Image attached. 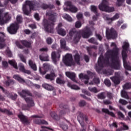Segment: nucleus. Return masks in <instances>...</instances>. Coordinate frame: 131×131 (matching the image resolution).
<instances>
[{
    "mask_svg": "<svg viewBox=\"0 0 131 131\" xmlns=\"http://www.w3.org/2000/svg\"><path fill=\"white\" fill-rule=\"evenodd\" d=\"M2 66L4 68H7V67H8V62L6 61H3Z\"/></svg>",
    "mask_w": 131,
    "mask_h": 131,
    "instance_id": "nucleus-61",
    "label": "nucleus"
},
{
    "mask_svg": "<svg viewBox=\"0 0 131 131\" xmlns=\"http://www.w3.org/2000/svg\"><path fill=\"white\" fill-rule=\"evenodd\" d=\"M67 85L68 86H69V88H71L72 90H79V87H78L76 85L72 84L71 82H68Z\"/></svg>",
    "mask_w": 131,
    "mask_h": 131,
    "instance_id": "nucleus-33",
    "label": "nucleus"
},
{
    "mask_svg": "<svg viewBox=\"0 0 131 131\" xmlns=\"http://www.w3.org/2000/svg\"><path fill=\"white\" fill-rule=\"evenodd\" d=\"M33 2L30 1H26L25 4L23 5V11L24 14L25 15H29L30 11L33 10L34 11V5H33Z\"/></svg>",
    "mask_w": 131,
    "mask_h": 131,
    "instance_id": "nucleus-6",
    "label": "nucleus"
},
{
    "mask_svg": "<svg viewBox=\"0 0 131 131\" xmlns=\"http://www.w3.org/2000/svg\"><path fill=\"white\" fill-rule=\"evenodd\" d=\"M108 3L107 0H102L101 4L99 5V9L100 11H103L104 12H107L110 13L114 12V7H109L108 6Z\"/></svg>",
    "mask_w": 131,
    "mask_h": 131,
    "instance_id": "nucleus-7",
    "label": "nucleus"
},
{
    "mask_svg": "<svg viewBox=\"0 0 131 131\" xmlns=\"http://www.w3.org/2000/svg\"><path fill=\"white\" fill-rule=\"evenodd\" d=\"M56 83L58 84H64L65 83V81L60 78H57L56 80Z\"/></svg>",
    "mask_w": 131,
    "mask_h": 131,
    "instance_id": "nucleus-41",
    "label": "nucleus"
},
{
    "mask_svg": "<svg viewBox=\"0 0 131 131\" xmlns=\"http://www.w3.org/2000/svg\"><path fill=\"white\" fill-rule=\"evenodd\" d=\"M78 121H79L80 124L83 127L80 130V131H86L84 127L85 126V124H84V121H88V117L86 116L83 115L82 113H78V115L77 117Z\"/></svg>",
    "mask_w": 131,
    "mask_h": 131,
    "instance_id": "nucleus-9",
    "label": "nucleus"
},
{
    "mask_svg": "<svg viewBox=\"0 0 131 131\" xmlns=\"http://www.w3.org/2000/svg\"><path fill=\"white\" fill-rule=\"evenodd\" d=\"M18 29H19V25L17 23L11 24L7 28V30L10 34H16L17 31H18Z\"/></svg>",
    "mask_w": 131,
    "mask_h": 131,
    "instance_id": "nucleus-11",
    "label": "nucleus"
},
{
    "mask_svg": "<svg viewBox=\"0 0 131 131\" xmlns=\"http://www.w3.org/2000/svg\"><path fill=\"white\" fill-rule=\"evenodd\" d=\"M13 78H14V79H16V80H18V81H19V82H25V80H24V79H23V78H21L18 75H14Z\"/></svg>",
    "mask_w": 131,
    "mask_h": 131,
    "instance_id": "nucleus-31",
    "label": "nucleus"
},
{
    "mask_svg": "<svg viewBox=\"0 0 131 131\" xmlns=\"http://www.w3.org/2000/svg\"><path fill=\"white\" fill-rule=\"evenodd\" d=\"M50 115L53 119H55L56 120L59 119V117L55 112H51Z\"/></svg>",
    "mask_w": 131,
    "mask_h": 131,
    "instance_id": "nucleus-45",
    "label": "nucleus"
},
{
    "mask_svg": "<svg viewBox=\"0 0 131 131\" xmlns=\"http://www.w3.org/2000/svg\"><path fill=\"white\" fill-rule=\"evenodd\" d=\"M21 42L22 45H23L27 48L30 47V46L31 45V43H30L26 40H21Z\"/></svg>",
    "mask_w": 131,
    "mask_h": 131,
    "instance_id": "nucleus-37",
    "label": "nucleus"
},
{
    "mask_svg": "<svg viewBox=\"0 0 131 131\" xmlns=\"http://www.w3.org/2000/svg\"><path fill=\"white\" fill-rule=\"evenodd\" d=\"M118 18H119V14L117 13L112 18H109L108 17H106V20H107V21H110V22H112V21L117 20V19H118Z\"/></svg>",
    "mask_w": 131,
    "mask_h": 131,
    "instance_id": "nucleus-27",
    "label": "nucleus"
},
{
    "mask_svg": "<svg viewBox=\"0 0 131 131\" xmlns=\"http://www.w3.org/2000/svg\"><path fill=\"white\" fill-rule=\"evenodd\" d=\"M60 58H61V54L59 52H56L53 51L51 53V58L54 64H57V62L60 61Z\"/></svg>",
    "mask_w": 131,
    "mask_h": 131,
    "instance_id": "nucleus-13",
    "label": "nucleus"
},
{
    "mask_svg": "<svg viewBox=\"0 0 131 131\" xmlns=\"http://www.w3.org/2000/svg\"><path fill=\"white\" fill-rule=\"evenodd\" d=\"M23 18H22V16L17 15L16 17V21L18 23H22V21Z\"/></svg>",
    "mask_w": 131,
    "mask_h": 131,
    "instance_id": "nucleus-50",
    "label": "nucleus"
},
{
    "mask_svg": "<svg viewBox=\"0 0 131 131\" xmlns=\"http://www.w3.org/2000/svg\"><path fill=\"white\" fill-rule=\"evenodd\" d=\"M8 63L11 65V66H13L14 68L15 69H18V67L17 66V63H16V61L14 60H9Z\"/></svg>",
    "mask_w": 131,
    "mask_h": 131,
    "instance_id": "nucleus-34",
    "label": "nucleus"
},
{
    "mask_svg": "<svg viewBox=\"0 0 131 131\" xmlns=\"http://www.w3.org/2000/svg\"><path fill=\"white\" fill-rule=\"evenodd\" d=\"M42 86L45 89V90H47L48 91H53V90H54V87L48 83H44L42 84Z\"/></svg>",
    "mask_w": 131,
    "mask_h": 131,
    "instance_id": "nucleus-23",
    "label": "nucleus"
},
{
    "mask_svg": "<svg viewBox=\"0 0 131 131\" xmlns=\"http://www.w3.org/2000/svg\"><path fill=\"white\" fill-rule=\"evenodd\" d=\"M75 27L76 28H80V27H81V23H80L79 21L76 22Z\"/></svg>",
    "mask_w": 131,
    "mask_h": 131,
    "instance_id": "nucleus-57",
    "label": "nucleus"
},
{
    "mask_svg": "<svg viewBox=\"0 0 131 131\" xmlns=\"http://www.w3.org/2000/svg\"><path fill=\"white\" fill-rule=\"evenodd\" d=\"M120 124L122 125L123 126V130H128V126H127L125 123L123 122H121Z\"/></svg>",
    "mask_w": 131,
    "mask_h": 131,
    "instance_id": "nucleus-49",
    "label": "nucleus"
},
{
    "mask_svg": "<svg viewBox=\"0 0 131 131\" xmlns=\"http://www.w3.org/2000/svg\"><path fill=\"white\" fill-rule=\"evenodd\" d=\"M69 112H70L69 109L67 108V109L64 110V111H60V115H64V114H66V113H67L68 114H69Z\"/></svg>",
    "mask_w": 131,
    "mask_h": 131,
    "instance_id": "nucleus-48",
    "label": "nucleus"
},
{
    "mask_svg": "<svg viewBox=\"0 0 131 131\" xmlns=\"http://www.w3.org/2000/svg\"><path fill=\"white\" fill-rule=\"evenodd\" d=\"M19 70L21 71V72L27 73V74H31V72H30V71L25 70V68H24V66H23V64H20Z\"/></svg>",
    "mask_w": 131,
    "mask_h": 131,
    "instance_id": "nucleus-26",
    "label": "nucleus"
},
{
    "mask_svg": "<svg viewBox=\"0 0 131 131\" xmlns=\"http://www.w3.org/2000/svg\"><path fill=\"white\" fill-rule=\"evenodd\" d=\"M63 62L66 66H71L74 65V62L72 59V55L67 54L63 58Z\"/></svg>",
    "mask_w": 131,
    "mask_h": 131,
    "instance_id": "nucleus-12",
    "label": "nucleus"
},
{
    "mask_svg": "<svg viewBox=\"0 0 131 131\" xmlns=\"http://www.w3.org/2000/svg\"><path fill=\"white\" fill-rule=\"evenodd\" d=\"M41 8L43 10H47V9H54V5H48L47 4H43L41 6Z\"/></svg>",
    "mask_w": 131,
    "mask_h": 131,
    "instance_id": "nucleus-29",
    "label": "nucleus"
},
{
    "mask_svg": "<svg viewBox=\"0 0 131 131\" xmlns=\"http://www.w3.org/2000/svg\"><path fill=\"white\" fill-rule=\"evenodd\" d=\"M106 35L107 38H113V39H114V38L117 37V32H116V31L114 30L113 28L109 29V28H106Z\"/></svg>",
    "mask_w": 131,
    "mask_h": 131,
    "instance_id": "nucleus-10",
    "label": "nucleus"
},
{
    "mask_svg": "<svg viewBox=\"0 0 131 131\" xmlns=\"http://www.w3.org/2000/svg\"><path fill=\"white\" fill-rule=\"evenodd\" d=\"M88 41L91 43H95V45H98V42H96L95 38H91L88 40Z\"/></svg>",
    "mask_w": 131,
    "mask_h": 131,
    "instance_id": "nucleus-53",
    "label": "nucleus"
},
{
    "mask_svg": "<svg viewBox=\"0 0 131 131\" xmlns=\"http://www.w3.org/2000/svg\"><path fill=\"white\" fill-rule=\"evenodd\" d=\"M56 77H57V75L55 74V73H51V74H47L45 76L46 79H48V80H50V81H53Z\"/></svg>",
    "mask_w": 131,
    "mask_h": 131,
    "instance_id": "nucleus-19",
    "label": "nucleus"
},
{
    "mask_svg": "<svg viewBox=\"0 0 131 131\" xmlns=\"http://www.w3.org/2000/svg\"><path fill=\"white\" fill-rule=\"evenodd\" d=\"M28 64L30 67H31V68L33 70H34V71H36V70H37V67H36V64H35V62L32 59L29 60Z\"/></svg>",
    "mask_w": 131,
    "mask_h": 131,
    "instance_id": "nucleus-20",
    "label": "nucleus"
},
{
    "mask_svg": "<svg viewBox=\"0 0 131 131\" xmlns=\"http://www.w3.org/2000/svg\"><path fill=\"white\" fill-rule=\"evenodd\" d=\"M124 1L125 0H117L116 5L118 6V7H120V6L124 3Z\"/></svg>",
    "mask_w": 131,
    "mask_h": 131,
    "instance_id": "nucleus-51",
    "label": "nucleus"
},
{
    "mask_svg": "<svg viewBox=\"0 0 131 131\" xmlns=\"http://www.w3.org/2000/svg\"><path fill=\"white\" fill-rule=\"evenodd\" d=\"M103 103H104L105 105H109L110 104H112V102L108 100H103Z\"/></svg>",
    "mask_w": 131,
    "mask_h": 131,
    "instance_id": "nucleus-62",
    "label": "nucleus"
},
{
    "mask_svg": "<svg viewBox=\"0 0 131 131\" xmlns=\"http://www.w3.org/2000/svg\"><path fill=\"white\" fill-rule=\"evenodd\" d=\"M19 57L21 61H22V62H24V63H26V59H25V57H24L23 55L19 54Z\"/></svg>",
    "mask_w": 131,
    "mask_h": 131,
    "instance_id": "nucleus-54",
    "label": "nucleus"
},
{
    "mask_svg": "<svg viewBox=\"0 0 131 131\" xmlns=\"http://www.w3.org/2000/svg\"><path fill=\"white\" fill-rule=\"evenodd\" d=\"M0 112H3V113H6V114H8V115H12V113L11 112V111L7 110V109H2L0 108Z\"/></svg>",
    "mask_w": 131,
    "mask_h": 131,
    "instance_id": "nucleus-39",
    "label": "nucleus"
},
{
    "mask_svg": "<svg viewBox=\"0 0 131 131\" xmlns=\"http://www.w3.org/2000/svg\"><path fill=\"white\" fill-rule=\"evenodd\" d=\"M12 19V15L8 12H6L3 14L1 11H0V25H3L5 23L10 21Z\"/></svg>",
    "mask_w": 131,
    "mask_h": 131,
    "instance_id": "nucleus-8",
    "label": "nucleus"
},
{
    "mask_svg": "<svg viewBox=\"0 0 131 131\" xmlns=\"http://www.w3.org/2000/svg\"><path fill=\"white\" fill-rule=\"evenodd\" d=\"M43 69L45 71H42L41 68L39 67V71L40 74H41L42 75H45V74H46V73H47V71H48V70L50 69V64H49L48 63H43Z\"/></svg>",
    "mask_w": 131,
    "mask_h": 131,
    "instance_id": "nucleus-16",
    "label": "nucleus"
},
{
    "mask_svg": "<svg viewBox=\"0 0 131 131\" xmlns=\"http://www.w3.org/2000/svg\"><path fill=\"white\" fill-rule=\"evenodd\" d=\"M61 48L66 49V41L64 39H61L60 41Z\"/></svg>",
    "mask_w": 131,
    "mask_h": 131,
    "instance_id": "nucleus-35",
    "label": "nucleus"
},
{
    "mask_svg": "<svg viewBox=\"0 0 131 131\" xmlns=\"http://www.w3.org/2000/svg\"><path fill=\"white\" fill-rule=\"evenodd\" d=\"M93 81L95 83H100V79L98 78H95L93 79Z\"/></svg>",
    "mask_w": 131,
    "mask_h": 131,
    "instance_id": "nucleus-63",
    "label": "nucleus"
},
{
    "mask_svg": "<svg viewBox=\"0 0 131 131\" xmlns=\"http://www.w3.org/2000/svg\"><path fill=\"white\" fill-rule=\"evenodd\" d=\"M57 32L59 34V35H61V36H64L66 35V31L61 28H57Z\"/></svg>",
    "mask_w": 131,
    "mask_h": 131,
    "instance_id": "nucleus-24",
    "label": "nucleus"
},
{
    "mask_svg": "<svg viewBox=\"0 0 131 131\" xmlns=\"http://www.w3.org/2000/svg\"><path fill=\"white\" fill-rule=\"evenodd\" d=\"M39 59L41 61H49V55H47L46 56L40 55Z\"/></svg>",
    "mask_w": 131,
    "mask_h": 131,
    "instance_id": "nucleus-36",
    "label": "nucleus"
},
{
    "mask_svg": "<svg viewBox=\"0 0 131 131\" xmlns=\"http://www.w3.org/2000/svg\"><path fill=\"white\" fill-rule=\"evenodd\" d=\"M79 77L81 79H85V81H84V83L85 84H86L89 82V79H90L89 76L86 75H83V74L81 73L79 75Z\"/></svg>",
    "mask_w": 131,
    "mask_h": 131,
    "instance_id": "nucleus-22",
    "label": "nucleus"
},
{
    "mask_svg": "<svg viewBox=\"0 0 131 131\" xmlns=\"http://www.w3.org/2000/svg\"><path fill=\"white\" fill-rule=\"evenodd\" d=\"M120 76V73L116 72L115 74L114 77H110V79L115 83V84H119L120 82V79H119Z\"/></svg>",
    "mask_w": 131,
    "mask_h": 131,
    "instance_id": "nucleus-14",
    "label": "nucleus"
},
{
    "mask_svg": "<svg viewBox=\"0 0 131 131\" xmlns=\"http://www.w3.org/2000/svg\"><path fill=\"white\" fill-rule=\"evenodd\" d=\"M111 47H113V50L107 51L105 54V58H104L102 55H100L98 60V66L95 67V69L97 72H100L103 67L106 65H108L110 60H111V63L110 66L114 69L118 70L120 69V60L118 58V52L119 49L116 47V44L112 42Z\"/></svg>",
    "mask_w": 131,
    "mask_h": 131,
    "instance_id": "nucleus-1",
    "label": "nucleus"
},
{
    "mask_svg": "<svg viewBox=\"0 0 131 131\" xmlns=\"http://www.w3.org/2000/svg\"><path fill=\"white\" fill-rule=\"evenodd\" d=\"M121 96L122 98L126 99V100H129V96H128V94H127V92H125V91H124V89L121 91Z\"/></svg>",
    "mask_w": 131,
    "mask_h": 131,
    "instance_id": "nucleus-25",
    "label": "nucleus"
},
{
    "mask_svg": "<svg viewBox=\"0 0 131 131\" xmlns=\"http://www.w3.org/2000/svg\"><path fill=\"white\" fill-rule=\"evenodd\" d=\"M46 15L50 16L49 19V20L44 19L43 25L46 32L52 33L54 32V26L55 25V22L57 20L58 15L57 13L52 12H46Z\"/></svg>",
    "mask_w": 131,
    "mask_h": 131,
    "instance_id": "nucleus-2",
    "label": "nucleus"
},
{
    "mask_svg": "<svg viewBox=\"0 0 131 131\" xmlns=\"http://www.w3.org/2000/svg\"><path fill=\"white\" fill-rule=\"evenodd\" d=\"M66 76H67V77L70 78V79H71V80H72L74 82H77V81H76V80L75 79V77L76 76L75 73L70 72H66Z\"/></svg>",
    "mask_w": 131,
    "mask_h": 131,
    "instance_id": "nucleus-17",
    "label": "nucleus"
},
{
    "mask_svg": "<svg viewBox=\"0 0 131 131\" xmlns=\"http://www.w3.org/2000/svg\"><path fill=\"white\" fill-rule=\"evenodd\" d=\"M128 47H129V44L128 42L126 41L123 42V45L122 46L123 51L122 52V56L123 58V62L124 68L126 69V70H129L131 71V67L129 66V63H127L126 62V58L127 57V55L126 54V51H127Z\"/></svg>",
    "mask_w": 131,
    "mask_h": 131,
    "instance_id": "nucleus-4",
    "label": "nucleus"
},
{
    "mask_svg": "<svg viewBox=\"0 0 131 131\" xmlns=\"http://www.w3.org/2000/svg\"><path fill=\"white\" fill-rule=\"evenodd\" d=\"M97 97L101 100H104V99H105L106 96L104 93H101L97 95Z\"/></svg>",
    "mask_w": 131,
    "mask_h": 131,
    "instance_id": "nucleus-40",
    "label": "nucleus"
},
{
    "mask_svg": "<svg viewBox=\"0 0 131 131\" xmlns=\"http://www.w3.org/2000/svg\"><path fill=\"white\" fill-rule=\"evenodd\" d=\"M119 103L121 104V105H127V104H128V102L123 99H120L119 100Z\"/></svg>",
    "mask_w": 131,
    "mask_h": 131,
    "instance_id": "nucleus-44",
    "label": "nucleus"
},
{
    "mask_svg": "<svg viewBox=\"0 0 131 131\" xmlns=\"http://www.w3.org/2000/svg\"><path fill=\"white\" fill-rule=\"evenodd\" d=\"M63 18L64 19H66V20H67V21H69V22H72V18L69 16V15L67 14H65L63 15Z\"/></svg>",
    "mask_w": 131,
    "mask_h": 131,
    "instance_id": "nucleus-38",
    "label": "nucleus"
},
{
    "mask_svg": "<svg viewBox=\"0 0 131 131\" xmlns=\"http://www.w3.org/2000/svg\"><path fill=\"white\" fill-rule=\"evenodd\" d=\"M34 122L36 124H48V122L45 121L44 120H34Z\"/></svg>",
    "mask_w": 131,
    "mask_h": 131,
    "instance_id": "nucleus-28",
    "label": "nucleus"
},
{
    "mask_svg": "<svg viewBox=\"0 0 131 131\" xmlns=\"http://www.w3.org/2000/svg\"><path fill=\"white\" fill-rule=\"evenodd\" d=\"M107 97L109 98V99H112V98H113V95H112V93L110 92L107 93Z\"/></svg>",
    "mask_w": 131,
    "mask_h": 131,
    "instance_id": "nucleus-64",
    "label": "nucleus"
},
{
    "mask_svg": "<svg viewBox=\"0 0 131 131\" xmlns=\"http://www.w3.org/2000/svg\"><path fill=\"white\" fill-rule=\"evenodd\" d=\"M60 127L62 128V129L64 131L67 130L68 129V125L66 124L62 123L60 125Z\"/></svg>",
    "mask_w": 131,
    "mask_h": 131,
    "instance_id": "nucleus-47",
    "label": "nucleus"
},
{
    "mask_svg": "<svg viewBox=\"0 0 131 131\" xmlns=\"http://www.w3.org/2000/svg\"><path fill=\"white\" fill-rule=\"evenodd\" d=\"M85 101H83V100H81L79 102V105L80 107H83V106H85Z\"/></svg>",
    "mask_w": 131,
    "mask_h": 131,
    "instance_id": "nucleus-58",
    "label": "nucleus"
},
{
    "mask_svg": "<svg viewBox=\"0 0 131 131\" xmlns=\"http://www.w3.org/2000/svg\"><path fill=\"white\" fill-rule=\"evenodd\" d=\"M104 84L107 86H110L111 85V81L108 79H105L104 81Z\"/></svg>",
    "mask_w": 131,
    "mask_h": 131,
    "instance_id": "nucleus-46",
    "label": "nucleus"
},
{
    "mask_svg": "<svg viewBox=\"0 0 131 131\" xmlns=\"http://www.w3.org/2000/svg\"><path fill=\"white\" fill-rule=\"evenodd\" d=\"M65 5L66 6L69 7L70 11L72 13H76V12H77V8L75 6L72 5L71 2L67 1L65 2Z\"/></svg>",
    "mask_w": 131,
    "mask_h": 131,
    "instance_id": "nucleus-15",
    "label": "nucleus"
},
{
    "mask_svg": "<svg viewBox=\"0 0 131 131\" xmlns=\"http://www.w3.org/2000/svg\"><path fill=\"white\" fill-rule=\"evenodd\" d=\"M109 126L110 127H117V123L114 122L112 124H110Z\"/></svg>",
    "mask_w": 131,
    "mask_h": 131,
    "instance_id": "nucleus-56",
    "label": "nucleus"
},
{
    "mask_svg": "<svg viewBox=\"0 0 131 131\" xmlns=\"http://www.w3.org/2000/svg\"><path fill=\"white\" fill-rule=\"evenodd\" d=\"M76 55L74 56V60L77 65H80V55L77 53V51H75Z\"/></svg>",
    "mask_w": 131,
    "mask_h": 131,
    "instance_id": "nucleus-21",
    "label": "nucleus"
},
{
    "mask_svg": "<svg viewBox=\"0 0 131 131\" xmlns=\"http://www.w3.org/2000/svg\"><path fill=\"white\" fill-rule=\"evenodd\" d=\"M18 93L21 98L25 99L28 107H33V106H34V102L33 101V100H32V98L26 97L28 96H32L30 91H29L27 90H22L21 92H18Z\"/></svg>",
    "mask_w": 131,
    "mask_h": 131,
    "instance_id": "nucleus-5",
    "label": "nucleus"
},
{
    "mask_svg": "<svg viewBox=\"0 0 131 131\" xmlns=\"http://www.w3.org/2000/svg\"><path fill=\"white\" fill-rule=\"evenodd\" d=\"M46 41L48 45H51V43L53 42V39L50 37H48L47 38Z\"/></svg>",
    "mask_w": 131,
    "mask_h": 131,
    "instance_id": "nucleus-55",
    "label": "nucleus"
},
{
    "mask_svg": "<svg viewBox=\"0 0 131 131\" xmlns=\"http://www.w3.org/2000/svg\"><path fill=\"white\" fill-rule=\"evenodd\" d=\"M113 72H114L113 70H110L107 72H104V73H105V74L107 75H112V74H113Z\"/></svg>",
    "mask_w": 131,
    "mask_h": 131,
    "instance_id": "nucleus-59",
    "label": "nucleus"
},
{
    "mask_svg": "<svg viewBox=\"0 0 131 131\" xmlns=\"http://www.w3.org/2000/svg\"><path fill=\"white\" fill-rule=\"evenodd\" d=\"M89 91H90V92H92L93 93H98V90H97L96 88L89 87Z\"/></svg>",
    "mask_w": 131,
    "mask_h": 131,
    "instance_id": "nucleus-52",
    "label": "nucleus"
},
{
    "mask_svg": "<svg viewBox=\"0 0 131 131\" xmlns=\"http://www.w3.org/2000/svg\"><path fill=\"white\" fill-rule=\"evenodd\" d=\"M123 90H129L131 89V83H127L123 86Z\"/></svg>",
    "mask_w": 131,
    "mask_h": 131,
    "instance_id": "nucleus-42",
    "label": "nucleus"
},
{
    "mask_svg": "<svg viewBox=\"0 0 131 131\" xmlns=\"http://www.w3.org/2000/svg\"><path fill=\"white\" fill-rule=\"evenodd\" d=\"M79 33H82V36L83 38H89L91 35H93V33L88 27H85L83 30L79 32H76L75 29H72L70 31L69 34L70 36H74V41L75 43L79 41V39L80 38Z\"/></svg>",
    "mask_w": 131,
    "mask_h": 131,
    "instance_id": "nucleus-3",
    "label": "nucleus"
},
{
    "mask_svg": "<svg viewBox=\"0 0 131 131\" xmlns=\"http://www.w3.org/2000/svg\"><path fill=\"white\" fill-rule=\"evenodd\" d=\"M91 10L95 13H97V7L95 6H91Z\"/></svg>",
    "mask_w": 131,
    "mask_h": 131,
    "instance_id": "nucleus-60",
    "label": "nucleus"
},
{
    "mask_svg": "<svg viewBox=\"0 0 131 131\" xmlns=\"http://www.w3.org/2000/svg\"><path fill=\"white\" fill-rule=\"evenodd\" d=\"M102 111L104 112V113H107L108 115H111L112 117H114L115 116V114L113 112H110L108 109L102 108Z\"/></svg>",
    "mask_w": 131,
    "mask_h": 131,
    "instance_id": "nucleus-30",
    "label": "nucleus"
},
{
    "mask_svg": "<svg viewBox=\"0 0 131 131\" xmlns=\"http://www.w3.org/2000/svg\"><path fill=\"white\" fill-rule=\"evenodd\" d=\"M6 47V43H5V39L0 37V49H4Z\"/></svg>",
    "mask_w": 131,
    "mask_h": 131,
    "instance_id": "nucleus-32",
    "label": "nucleus"
},
{
    "mask_svg": "<svg viewBox=\"0 0 131 131\" xmlns=\"http://www.w3.org/2000/svg\"><path fill=\"white\" fill-rule=\"evenodd\" d=\"M118 117L119 119H121V120H123L124 119V115L122 114L121 112H118Z\"/></svg>",
    "mask_w": 131,
    "mask_h": 131,
    "instance_id": "nucleus-43",
    "label": "nucleus"
},
{
    "mask_svg": "<svg viewBox=\"0 0 131 131\" xmlns=\"http://www.w3.org/2000/svg\"><path fill=\"white\" fill-rule=\"evenodd\" d=\"M18 117L20 119V121H21L24 124H29V121L27 119V118L23 115V114H19L18 115Z\"/></svg>",
    "mask_w": 131,
    "mask_h": 131,
    "instance_id": "nucleus-18",
    "label": "nucleus"
}]
</instances>
